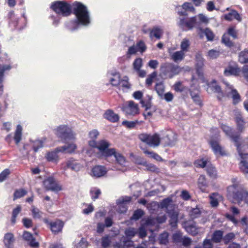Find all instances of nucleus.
<instances>
[{"label":"nucleus","mask_w":248,"mask_h":248,"mask_svg":"<svg viewBox=\"0 0 248 248\" xmlns=\"http://www.w3.org/2000/svg\"><path fill=\"white\" fill-rule=\"evenodd\" d=\"M159 208L165 209L170 217V224L172 227L176 226L178 220V212L175 211V206L171 198L164 199L159 203Z\"/></svg>","instance_id":"5"},{"label":"nucleus","mask_w":248,"mask_h":248,"mask_svg":"<svg viewBox=\"0 0 248 248\" xmlns=\"http://www.w3.org/2000/svg\"><path fill=\"white\" fill-rule=\"evenodd\" d=\"M169 234L167 232H164L161 234L159 237V242L161 244H166L168 242Z\"/></svg>","instance_id":"62"},{"label":"nucleus","mask_w":248,"mask_h":248,"mask_svg":"<svg viewBox=\"0 0 248 248\" xmlns=\"http://www.w3.org/2000/svg\"><path fill=\"white\" fill-rule=\"evenodd\" d=\"M137 163L140 164H142L146 167V169L152 171H154L156 170V168L155 165L152 164H148L143 159H141V161H137Z\"/></svg>","instance_id":"52"},{"label":"nucleus","mask_w":248,"mask_h":248,"mask_svg":"<svg viewBox=\"0 0 248 248\" xmlns=\"http://www.w3.org/2000/svg\"><path fill=\"white\" fill-rule=\"evenodd\" d=\"M147 208L151 213H154L155 211L159 208V203L155 202H152L147 204Z\"/></svg>","instance_id":"54"},{"label":"nucleus","mask_w":248,"mask_h":248,"mask_svg":"<svg viewBox=\"0 0 248 248\" xmlns=\"http://www.w3.org/2000/svg\"><path fill=\"white\" fill-rule=\"evenodd\" d=\"M72 7L77 22L80 25L88 26L91 23V18L87 7L81 2L76 1L72 4Z\"/></svg>","instance_id":"2"},{"label":"nucleus","mask_w":248,"mask_h":248,"mask_svg":"<svg viewBox=\"0 0 248 248\" xmlns=\"http://www.w3.org/2000/svg\"><path fill=\"white\" fill-rule=\"evenodd\" d=\"M43 185L48 190L58 192L62 190V186L52 176L46 178L43 182Z\"/></svg>","instance_id":"11"},{"label":"nucleus","mask_w":248,"mask_h":248,"mask_svg":"<svg viewBox=\"0 0 248 248\" xmlns=\"http://www.w3.org/2000/svg\"><path fill=\"white\" fill-rule=\"evenodd\" d=\"M179 66L171 63H165L161 65L160 67L161 74L166 78H172L179 74L182 70Z\"/></svg>","instance_id":"7"},{"label":"nucleus","mask_w":248,"mask_h":248,"mask_svg":"<svg viewBox=\"0 0 248 248\" xmlns=\"http://www.w3.org/2000/svg\"><path fill=\"white\" fill-rule=\"evenodd\" d=\"M210 143L214 153L216 155H223L225 154L223 149L219 145L217 140H211Z\"/></svg>","instance_id":"24"},{"label":"nucleus","mask_w":248,"mask_h":248,"mask_svg":"<svg viewBox=\"0 0 248 248\" xmlns=\"http://www.w3.org/2000/svg\"><path fill=\"white\" fill-rule=\"evenodd\" d=\"M131 201V197L128 196L122 197L117 201L118 211L124 213L127 210V203Z\"/></svg>","instance_id":"19"},{"label":"nucleus","mask_w":248,"mask_h":248,"mask_svg":"<svg viewBox=\"0 0 248 248\" xmlns=\"http://www.w3.org/2000/svg\"><path fill=\"white\" fill-rule=\"evenodd\" d=\"M11 68L10 65H1L0 64V95L1 94L3 91V86L2 83L4 80L3 73L7 70H9Z\"/></svg>","instance_id":"31"},{"label":"nucleus","mask_w":248,"mask_h":248,"mask_svg":"<svg viewBox=\"0 0 248 248\" xmlns=\"http://www.w3.org/2000/svg\"><path fill=\"white\" fill-rule=\"evenodd\" d=\"M46 140V139L35 140L33 144L34 151L37 152L39 148L43 147L45 145Z\"/></svg>","instance_id":"46"},{"label":"nucleus","mask_w":248,"mask_h":248,"mask_svg":"<svg viewBox=\"0 0 248 248\" xmlns=\"http://www.w3.org/2000/svg\"><path fill=\"white\" fill-rule=\"evenodd\" d=\"M184 227L189 233L195 235L200 232V228L198 227L194 222H186L184 224Z\"/></svg>","instance_id":"22"},{"label":"nucleus","mask_w":248,"mask_h":248,"mask_svg":"<svg viewBox=\"0 0 248 248\" xmlns=\"http://www.w3.org/2000/svg\"><path fill=\"white\" fill-rule=\"evenodd\" d=\"M239 61L242 63L248 62V50H245L239 54Z\"/></svg>","instance_id":"48"},{"label":"nucleus","mask_w":248,"mask_h":248,"mask_svg":"<svg viewBox=\"0 0 248 248\" xmlns=\"http://www.w3.org/2000/svg\"><path fill=\"white\" fill-rule=\"evenodd\" d=\"M223 232L220 231H216L213 235L212 240L215 242H219L222 238Z\"/></svg>","instance_id":"55"},{"label":"nucleus","mask_w":248,"mask_h":248,"mask_svg":"<svg viewBox=\"0 0 248 248\" xmlns=\"http://www.w3.org/2000/svg\"><path fill=\"white\" fill-rule=\"evenodd\" d=\"M201 213V210L199 208H193L189 212V215L192 218L199 217Z\"/></svg>","instance_id":"57"},{"label":"nucleus","mask_w":248,"mask_h":248,"mask_svg":"<svg viewBox=\"0 0 248 248\" xmlns=\"http://www.w3.org/2000/svg\"><path fill=\"white\" fill-rule=\"evenodd\" d=\"M51 7L57 14L63 16H69L71 13L72 8V6L69 3L62 1L53 3Z\"/></svg>","instance_id":"8"},{"label":"nucleus","mask_w":248,"mask_h":248,"mask_svg":"<svg viewBox=\"0 0 248 248\" xmlns=\"http://www.w3.org/2000/svg\"><path fill=\"white\" fill-rule=\"evenodd\" d=\"M136 229L133 228H129L125 231V234L127 237L132 238L137 233Z\"/></svg>","instance_id":"61"},{"label":"nucleus","mask_w":248,"mask_h":248,"mask_svg":"<svg viewBox=\"0 0 248 248\" xmlns=\"http://www.w3.org/2000/svg\"><path fill=\"white\" fill-rule=\"evenodd\" d=\"M226 85L225 93L227 96H230L232 98L233 103L236 104L241 101L240 96L237 91L233 89L232 86L227 82H224Z\"/></svg>","instance_id":"13"},{"label":"nucleus","mask_w":248,"mask_h":248,"mask_svg":"<svg viewBox=\"0 0 248 248\" xmlns=\"http://www.w3.org/2000/svg\"><path fill=\"white\" fill-rule=\"evenodd\" d=\"M27 193L26 190L24 189L16 190L14 193V199L20 198Z\"/></svg>","instance_id":"58"},{"label":"nucleus","mask_w":248,"mask_h":248,"mask_svg":"<svg viewBox=\"0 0 248 248\" xmlns=\"http://www.w3.org/2000/svg\"><path fill=\"white\" fill-rule=\"evenodd\" d=\"M220 52L216 49H211L208 51L207 56L210 59H215L219 57Z\"/></svg>","instance_id":"49"},{"label":"nucleus","mask_w":248,"mask_h":248,"mask_svg":"<svg viewBox=\"0 0 248 248\" xmlns=\"http://www.w3.org/2000/svg\"><path fill=\"white\" fill-rule=\"evenodd\" d=\"M63 170L70 169L75 171H78L83 167V164L79 161L73 158H69L65 163Z\"/></svg>","instance_id":"15"},{"label":"nucleus","mask_w":248,"mask_h":248,"mask_svg":"<svg viewBox=\"0 0 248 248\" xmlns=\"http://www.w3.org/2000/svg\"><path fill=\"white\" fill-rule=\"evenodd\" d=\"M104 117L113 123L117 122L119 119L118 115L111 109L106 110L104 114Z\"/></svg>","instance_id":"32"},{"label":"nucleus","mask_w":248,"mask_h":248,"mask_svg":"<svg viewBox=\"0 0 248 248\" xmlns=\"http://www.w3.org/2000/svg\"><path fill=\"white\" fill-rule=\"evenodd\" d=\"M140 103L142 106L145 108V111L143 113V115L145 119H147L148 117H151L153 113L151 111H149L148 109L150 108L151 105L149 103H146L143 100H140Z\"/></svg>","instance_id":"42"},{"label":"nucleus","mask_w":248,"mask_h":248,"mask_svg":"<svg viewBox=\"0 0 248 248\" xmlns=\"http://www.w3.org/2000/svg\"><path fill=\"white\" fill-rule=\"evenodd\" d=\"M107 78L110 84L113 86H118L120 84V74L115 70H111L108 72Z\"/></svg>","instance_id":"16"},{"label":"nucleus","mask_w":248,"mask_h":248,"mask_svg":"<svg viewBox=\"0 0 248 248\" xmlns=\"http://www.w3.org/2000/svg\"><path fill=\"white\" fill-rule=\"evenodd\" d=\"M122 110L127 116H134L139 113L138 104L133 101L126 102L123 107Z\"/></svg>","instance_id":"12"},{"label":"nucleus","mask_w":248,"mask_h":248,"mask_svg":"<svg viewBox=\"0 0 248 248\" xmlns=\"http://www.w3.org/2000/svg\"><path fill=\"white\" fill-rule=\"evenodd\" d=\"M190 46V42L187 38H184L181 42L180 48L181 50L185 53L187 52Z\"/></svg>","instance_id":"44"},{"label":"nucleus","mask_w":248,"mask_h":248,"mask_svg":"<svg viewBox=\"0 0 248 248\" xmlns=\"http://www.w3.org/2000/svg\"><path fill=\"white\" fill-rule=\"evenodd\" d=\"M90 193L92 199L94 200L97 199L101 194V191L97 187H93L91 189Z\"/></svg>","instance_id":"53"},{"label":"nucleus","mask_w":248,"mask_h":248,"mask_svg":"<svg viewBox=\"0 0 248 248\" xmlns=\"http://www.w3.org/2000/svg\"><path fill=\"white\" fill-rule=\"evenodd\" d=\"M210 198V203L213 207H217L218 202L222 200V197L217 193H212Z\"/></svg>","instance_id":"36"},{"label":"nucleus","mask_w":248,"mask_h":248,"mask_svg":"<svg viewBox=\"0 0 248 248\" xmlns=\"http://www.w3.org/2000/svg\"><path fill=\"white\" fill-rule=\"evenodd\" d=\"M142 66V60L141 58H137L135 60L133 63L134 69L136 71H139Z\"/></svg>","instance_id":"56"},{"label":"nucleus","mask_w":248,"mask_h":248,"mask_svg":"<svg viewBox=\"0 0 248 248\" xmlns=\"http://www.w3.org/2000/svg\"><path fill=\"white\" fill-rule=\"evenodd\" d=\"M178 13L180 16H187L186 11L195 13V9L192 4L189 2H185L181 6L177 7Z\"/></svg>","instance_id":"20"},{"label":"nucleus","mask_w":248,"mask_h":248,"mask_svg":"<svg viewBox=\"0 0 248 248\" xmlns=\"http://www.w3.org/2000/svg\"><path fill=\"white\" fill-rule=\"evenodd\" d=\"M234 112L235 122L237 124L238 129L240 131H242L245 127V123L242 119L240 112L238 110L235 111Z\"/></svg>","instance_id":"35"},{"label":"nucleus","mask_w":248,"mask_h":248,"mask_svg":"<svg viewBox=\"0 0 248 248\" xmlns=\"http://www.w3.org/2000/svg\"><path fill=\"white\" fill-rule=\"evenodd\" d=\"M143 150L144 153L148 155L149 157L153 158L157 161H160L162 160L161 157L155 153L148 151L146 149H143Z\"/></svg>","instance_id":"51"},{"label":"nucleus","mask_w":248,"mask_h":248,"mask_svg":"<svg viewBox=\"0 0 248 248\" xmlns=\"http://www.w3.org/2000/svg\"><path fill=\"white\" fill-rule=\"evenodd\" d=\"M208 22V18L203 14H200L197 16L189 18L188 20L184 18H180L178 25L183 30H190L195 26H199L201 23L206 24Z\"/></svg>","instance_id":"6"},{"label":"nucleus","mask_w":248,"mask_h":248,"mask_svg":"<svg viewBox=\"0 0 248 248\" xmlns=\"http://www.w3.org/2000/svg\"><path fill=\"white\" fill-rule=\"evenodd\" d=\"M223 18L227 21H232L235 19L238 21L241 20V16L238 12L234 10H231L230 12L223 16Z\"/></svg>","instance_id":"29"},{"label":"nucleus","mask_w":248,"mask_h":248,"mask_svg":"<svg viewBox=\"0 0 248 248\" xmlns=\"http://www.w3.org/2000/svg\"><path fill=\"white\" fill-rule=\"evenodd\" d=\"M207 86L208 87L207 88V91L209 92L208 91V88H211L212 90L216 93H220L221 92V88L220 86H219L216 81L213 80L210 84H207Z\"/></svg>","instance_id":"50"},{"label":"nucleus","mask_w":248,"mask_h":248,"mask_svg":"<svg viewBox=\"0 0 248 248\" xmlns=\"http://www.w3.org/2000/svg\"><path fill=\"white\" fill-rule=\"evenodd\" d=\"M139 139L142 141L153 147L159 146L161 140L159 135L157 133H155L153 135L141 134L139 135Z\"/></svg>","instance_id":"10"},{"label":"nucleus","mask_w":248,"mask_h":248,"mask_svg":"<svg viewBox=\"0 0 248 248\" xmlns=\"http://www.w3.org/2000/svg\"><path fill=\"white\" fill-rule=\"evenodd\" d=\"M50 225L52 232L56 233L62 231L63 227V222L58 220L50 223Z\"/></svg>","instance_id":"33"},{"label":"nucleus","mask_w":248,"mask_h":248,"mask_svg":"<svg viewBox=\"0 0 248 248\" xmlns=\"http://www.w3.org/2000/svg\"><path fill=\"white\" fill-rule=\"evenodd\" d=\"M80 24L76 20H71L66 24L67 28L70 31H73L78 29Z\"/></svg>","instance_id":"43"},{"label":"nucleus","mask_w":248,"mask_h":248,"mask_svg":"<svg viewBox=\"0 0 248 248\" xmlns=\"http://www.w3.org/2000/svg\"><path fill=\"white\" fill-rule=\"evenodd\" d=\"M221 128L225 134L232 139L233 141L235 143L236 146L237 144L242 145L244 143H248V140H241L239 137H233L231 128L227 125H222Z\"/></svg>","instance_id":"17"},{"label":"nucleus","mask_w":248,"mask_h":248,"mask_svg":"<svg viewBox=\"0 0 248 248\" xmlns=\"http://www.w3.org/2000/svg\"><path fill=\"white\" fill-rule=\"evenodd\" d=\"M23 238L27 241L30 242V245L31 247H37L39 246L38 243L35 241L31 233L28 232H25L23 234Z\"/></svg>","instance_id":"38"},{"label":"nucleus","mask_w":248,"mask_h":248,"mask_svg":"<svg viewBox=\"0 0 248 248\" xmlns=\"http://www.w3.org/2000/svg\"><path fill=\"white\" fill-rule=\"evenodd\" d=\"M120 85L126 89H129L131 87V85L128 82V78L127 77H124L122 80H120Z\"/></svg>","instance_id":"59"},{"label":"nucleus","mask_w":248,"mask_h":248,"mask_svg":"<svg viewBox=\"0 0 248 248\" xmlns=\"http://www.w3.org/2000/svg\"><path fill=\"white\" fill-rule=\"evenodd\" d=\"M144 212L140 209L135 211L131 217V219L137 220L140 218L143 215Z\"/></svg>","instance_id":"64"},{"label":"nucleus","mask_w":248,"mask_h":248,"mask_svg":"<svg viewBox=\"0 0 248 248\" xmlns=\"http://www.w3.org/2000/svg\"><path fill=\"white\" fill-rule=\"evenodd\" d=\"M207 164V161L204 158H201L196 160L194 162V165L196 167L204 168Z\"/></svg>","instance_id":"60"},{"label":"nucleus","mask_w":248,"mask_h":248,"mask_svg":"<svg viewBox=\"0 0 248 248\" xmlns=\"http://www.w3.org/2000/svg\"><path fill=\"white\" fill-rule=\"evenodd\" d=\"M169 53L171 59L176 62L182 61L185 57V53L181 50L172 53L169 49Z\"/></svg>","instance_id":"26"},{"label":"nucleus","mask_w":248,"mask_h":248,"mask_svg":"<svg viewBox=\"0 0 248 248\" xmlns=\"http://www.w3.org/2000/svg\"><path fill=\"white\" fill-rule=\"evenodd\" d=\"M164 137L166 139L164 145H170L176 139V135L172 131H167Z\"/></svg>","instance_id":"37"},{"label":"nucleus","mask_w":248,"mask_h":248,"mask_svg":"<svg viewBox=\"0 0 248 248\" xmlns=\"http://www.w3.org/2000/svg\"><path fill=\"white\" fill-rule=\"evenodd\" d=\"M155 89L158 95L162 97L165 92V86L162 82H159L156 84Z\"/></svg>","instance_id":"47"},{"label":"nucleus","mask_w":248,"mask_h":248,"mask_svg":"<svg viewBox=\"0 0 248 248\" xmlns=\"http://www.w3.org/2000/svg\"><path fill=\"white\" fill-rule=\"evenodd\" d=\"M113 156L117 164L121 167L125 168L123 171L126 170V168L128 166V162H127L125 157L120 152L114 148H110L109 147L106 149L100 155V157H98L100 159L104 158L108 161H109V158Z\"/></svg>","instance_id":"4"},{"label":"nucleus","mask_w":248,"mask_h":248,"mask_svg":"<svg viewBox=\"0 0 248 248\" xmlns=\"http://www.w3.org/2000/svg\"><path fill=\"white\" fill-rule=\"evenodd\" d=\"M230 210L232 212V215L226 214V217L234 224L237 225L239 222V221L235 218V216H237L240 214V210L234 206L231 207Z\"/></svg>","instance_id":"27"},{"label":"nucleus","mask_w":248,"mask_h":248,"mask_svg":"<svg viewBox=\"0 0 248 248\" xmlns=\"http://www.w3.org/2000/svg\"><path fill=\"white\" fill-rule=\"evenodd\" d=\"M22 135V127L18 124L16 126V130L14 134V140L16 144H18L21 140Z\"/></svg>","instance_id":"40"},{"label":"nucleus","mask_w":248,"mask_h":248,"mask_svg":"<svg viewBox=\"0 0 248 248\" xmlns=\"http://www.w3.org/2000/svg\"><path fill=\"white\" fill-rule=\"evenodd\" d=\"M240 70L237 67H233L230 66L226 68L224 71V75L226 76H229L231 75L237 76L239 75Z\"/></svg>","instance_id":"41"},{"label":"nucleus","mask_w":248,"mask_h":248,"mask_svg":"<svg viewBox=\"0 0 248 248\" xmlns=\"http://www.w3.org/2000/svg\"><path fill=\"white\" fill-rule=\"evenodd\" d=\"M157 74L155 72H154L150 75H149L146 80V84L150 86L152 84L153 82V80L156 77Z\"/></svg>","instance_id":"63"},{"label":"nucleus","mask_w":248,"mask_h":248,"mask_svg":"<svg viewBox=\"0 0 248 248\" xmlns=\"http://www.w3.org/2000/svg\"><path fill=\"white\" fill-rule=\"evenodd\" d=\"M167 217L165 215H159L156 218L151 217L146 220V225H155L156 224L163 223L166 221Z\"/></svg>","instance_id":"23"},{"label":"nucleus","mask_w":248,"mask_h":248,"mask_svg":"<svg viewBox=\"0 0 248 248\" xmlns=\"http://www.w3.org/2000/svg\"><path fill=\"white\" fill-rule=\"evenodd\" d=\"M146 49L145 43L142 41H140L136 44H134L128 47L126 55L128 57H130L131 55L136 54L137 52L142 53Z\"/></svg>","instance_id":"14"},{"label":"nucleus","mask_w":248,"mask_h":248,"mask_svg":"<svg viewBox=\"0 0 248 248\" xmlns=\"http://www.w3.org/2000/svg\"><path fill=\"white\" fill-rule=\"evenodd\" d=\"M14 241V236L12 233H8L5 235L4 243L7 248H13Z\"/></svg>","instance_id":"39"},{"label":"nucleus","mask_w":248,"mask_h":248,"mask_svg":"<svg viewBox=\"0 0 248 248\" xmlns=\"http://www.w3.org/2000/svg\"><path fill=\"white\" fill-rule=\"evenodd\" d=\"M196 68L199 77L202 76V68L204 66V59L202 55L198 53L196 55Z\"/></svg>","instance_id":"25"},{"label":"nucleus","mask_w":248,"mask_h":248,"mask_svg":"<svg viewBox=\"0 0 248 248\" xmlns=\"http://www.w3.org/2000/svg\"><path fill=\"white\" fill-rule=\"evenodd\" d=\"M164 32L163 29L160 26H155L150 31V37H155L160 39L163 35Z\"/></svg>","instance_id":"28"},{"label":"nucleus","mask_w":248,"mask_h":248,"mask_svg":"<svg viewBox=\"0 0 248 248\" xmlns=\"http://www.w3.org/2000/svg\"><path fill=\"white\" fill-rule=\"evenodd\" d=\"M207 172L208 175L212 178H216L217 176V170L212 165H208L207 167Z\"/></svg>","instance_id":"45"},{"label":"nucleus","mask_w":248,"mask_h":248,"mask_svg":"<svg viewBox=\"0 0 248 248\" xmlns=\"http://www.w3.org/2000/svg\"><path fill=\"white\" fill-rule=\"evenodd\" d=\"M77 149V145L72 142L67 145L57 147V151L62 153L73 154L75 152Z\"/></svg>","instance_id":"21"},{"label":"nucleus","mask_w":248,"mask_h":248,"mask_svg":"<svg viewBox=\"0 0 248 248\" xmlns=\"http://www.w3.org/2000/svg\"><path fill=\"white\" fill-rule=\"evenodd\" d=\"M99 135V132L97 129H93L88 133V145L90 147L96 148L98 152L96 157H100V155L107 147H109L111 144L106 140H101L97 141L96 140Z\"/></svg>","instance_id":"3"},{"label":"nucleus","mask_w":248,"mask_h":248,"mask_svg":"<svg viewBox=\"0 0 248 248\" xmlns=\"http://www.w3.org/2000/svg\"><path fill=\"white\" fill-rule=\"evenodd\" d=\"M197 184L198 187L202 192H206V189L208 186V184L204 175H201L200 176L198 180Z\"/></svg>","instance_id":"34"},{"label":"nucleus","mask_w":248,"mask_h":248,"mask_svg":"<svg viewBox=\"0 0 248 248\" xmlns=\"http://www.w3.org/2000/svg\"><path fill=\"white\" fill-rule=\"evenodd\" d=\"M232 185L227 188V196L239 206H248V193L242 189L236 178L232 179Z\"/></svg>","instance_id":"1"},{"label":"nucleus","mask_w":248,"mask_h":248,"mask_svg":"<svg viewBox=\"0 0 248 248\" xmlns=\"http://www.w3.org/2000/svg\"><path fill=\"white\" fill-rule=\"evenodd\" d=\"M59 153H61V152H57V148H56L54 151L47 153L45 157L48 161L57 163L60 159L58 155Z\"/></svg>","instance_id":"30"},{"label":"nucleus","mask_w":248,"mask_h":248,"mask_svg":"<svg viewBox=\"0 0 248 248\" xmlns=\"http://www.w3.org/2000/svg\"><path fill=\"white\" fill-rule=\"evenodd\" d=\"M56 135L62 140H75L76 134L66 125H62L55 129Z\"/></svg>","instance_id":"9"},{"label":"nucleus","mask_w":248,"mask_h":248,"mask_svg":"<svg viewBox=\"0 0 248 248\" xmlns=\"http://www.w3.org/2000/svg\"><path fill=\"white\" fill-rule=\"evenodd\" d=\"M108 170L104 166L96 165L92 168L91 175L95 178L102 177L106 175Z\"/></svg>","instance_id":"18"}]
</instances>
